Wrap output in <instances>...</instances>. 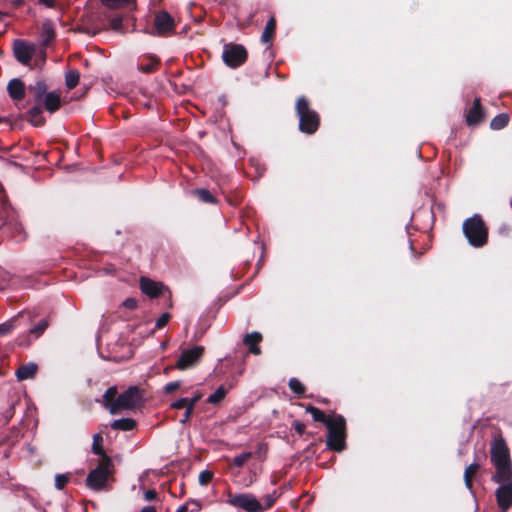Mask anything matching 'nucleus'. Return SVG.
Returning <instances> with one entry per match:
<instances>
[{
    "instance_id": "f257e3e1",
    "label": "nucleus",
    "mask_w": 512,
    "mask_h": 512,
    "mask_svg": "<svg viewBox=\"0 0 512 512\" xmlns=\"http://www.w3.org/2000/svg\"><path fill=\"white\" fill-rule=\"evenodd\" d=\"M143 404V391L137 386L128 387L118 395L116 386L109 387L103 395V405L111 414L121 410H132Z\"/></svg>"
},
{
    "instance_id": "f03ea898",
    "label": "nucleus",
    "mask_w": 512,
    "mask_h": 512,
    "mask_svg": "<svg viewBox=\"0 0 512 512\" xmlns=\"http://www.w3.org/2000/svg\"><path fill=\"white\" fill-rule=\"evenodd\" d=\"M490 461L495 467V473L492 477L512 475L510 449L501 435L495 436L490 443Z\"/></svg>"
},
{
    "instance_id": "7ed1b4c3",
    "label": "nucleus",
    "mask_w": 512,
    "mask_h": 512,
    "mask_svg": "<svg viewBox=\"0 0 512 512\" xmlns=\"http://www.w3.org/2000/svg\"><path fill=\"white\" fill-rule=\"evenodd\" d=\"M462 231L468 243L474 248H482L488 243L489 230L479 214L465 219Z\"/></svg>"
},
{
    "instance_id": "20e7f679",
    "label": "nucleus",
    "mask_w": 512,
    "mask_h": 512,
    "mask_svg": "<svg viewBox=\"0 0 512 512\" xmlns=\"http://www.w3.org/2000/svg\"><path fill=\"white\" fill-rule=\"evenodd\" d=\"M295 112L299 118V130L307 135H312L320 127V115L310 107V102L305 96L297 98Z\"/></svg>"
},
{
    "instance_id": "39448f33",
    "label": "nucleus",
    "mask_w": 512,
    "mask_h": 512,
    "mask_svg": "<svg viewBox=\"0 0 512 512\" xmlns=\"http://www.w3.org/2000/svg\"><path fill=\"white\" fill-rule=\"evenodd\" d=\"M328 430L326 445L334 452H342L346 449L347 427L346 419L340 414H333L332 419L326 423Z\"/></svg>"
},
{
    "instance_id": "423d86ee",
    "label": "nucleus",
    "mask_w": 512,
    "mask_h": 512,
    "mask_svg": "<svg viewBox=\"0 0 512 512\" xmlns=\"http://www.w3.org/2000/svg\"><path fill=\"white\" fill-rule=\"evenodd\" d=\"M114 472V464L109 456L101 459L96 468L92 469L86 478V486L94 491L106 489L109 479Z\"/></svg>"
},
{
    "instance_id": "0eeeda50",
    "label": "nucleus",
    "mask_w": 512,
    "mask_h": 512,
    "mask_svg": "<svg viewBox=\"0 0 512 512\" xmlns=\"http://www.w3.org/2000/svg\"><path fill=\"white\" fill-rule=\"evenodd\" d=\"M491 480L499 484V487L495 490L497 506L501 512H507L512 507V475L491 477Z\"/></svg>"
},
{
    "instance_id": "6e6552de",
    "label": "nucleus",
    "mask_w": 512,
    "mask_h": 512,
    "mask_svg": "<svg viewBox=\"0 0 512 512\" xmlns=\"http://www.w3.org/2000/svg\"><path fill=\"white\" fill-rule=\"evenodd\" d=\"M248 59V51L242 44L227 43L223 47L222 60L230 68H238Z\"/></svg>"
},
{
    "instance_id": "1a4fd4ad",
    "label": "nucleus",
    "mask_w": 512,
    "mask_h": 512,
    "mask_svg": "<svg viewBox=\"0 0 512 512\" xmlns=\"http://www.w3.org/2000/svg\"><path fill=\"white\" fill-rule=\"evenodd\" d=\"M227 503L246 512H263L265 508L258 499L250 493L229 494Z\"/></svg>"
},
{
    "instance_id": "9d476101",
    "label": "nucleus",
    "mask_w": 512,
    "mask_h": 512,
    "mask_svg": "<svg viewBox=\"0 0 512 512\" xmlns=\"http://www.w3.org/2000/svg\"><path fill=\"white\" fill-rule=\"evenodd\" d=\"M205 352L203 346H194L184 350L177 360L175 367L179 370H186L196 366L202 359Z\"/></svg>"
},
{
    "instance_id": "9b49d317",
    "label": "nucleus",
    "mask_w": 512,
    "mask_h": 512,
    "mask_svg": "<svg viewBox=\"0 0 512 512\" xmlns=\"http://www.w3.org/2000/svg\"><path fill=\"white\" fill-rule=\"evenodd\" d=\"M36 52V46L29 44L25 40L16 39L13 42L14 57L21 64L27 65L32 60Z\"/></svg>"
},
{
    "instance_id": "f8f14e48",
    "label": "nucleus",
    "mask_w": 512,
    "mask_h": 512,
    "mask_svg": "<svg viewBox=\"0 0 512 512\" xmlns=\"http://www.w3.org/2000/svg\"><path fill=\"white\" fill-rule=\"evenodd\" d=\"M154 25L159 35H166L174 31L175 21L167 11H160L155 16Z\"/></svg>"
},
{
    "instance_id": "ddd939ff",
    "label": "nucleus",
    "mask_w": 512,
    "mask_h": 512,
    "mask_svg": "<svg viewBox=\"0 0 512 512\" xmlns=\"http://www.w3.org/2000/svg\"><path fill=\"white\" fill-rule=\"evenodd\" d=\"M466 123L468 126H476L484 119V110L481 105L480 98H475L473 105L465 114Z\"/></svg>"
},
{
    "instance_id": "4468645a",
    "label": "nucleus",
    "mask_w": 512,
    "mask_h": 512,
    "mask_svg": "<svg viewBox=\"0 0 512 512\" xmlns=\"http://www.w3.org/2000/svg\"><path fill=\"white\" fill-rule=\"evenodd\" d=\"M141 291L150 298H157L162 294L164 286L156 281H153L147 277H141L140 279Z\"/></svg>"
},
{
    "instance_id": "2eb2a0df",
    "label": "nucleus",
    "mask_w": 512,
    "mask_h": 512,
    "mask_svg": "<svg viewBox=\"0 0 512 512\" xmlns=\"http://www.w3.org/2000/svg\"><path fill=\"white\" fill-rule=\"evenodd\" d=\"M56 38L54 24L51 20L47 19L43 22L40 32L41 46L46 48L52 44Z\"/></svg>"
},
{
    "instance_id": "dca6fc26",
    "label": "nucleus",
    "mask_w": 512,
    "mask_h": 512,
    "mask_svg": "<svg viewBox=\"0 0 512 512\" xmlns=\"http://www.w3.org/2000/svg\"><path fill=\"white\" fill-rule=\"evenodd\" d=\"M160 66V59L156 56H146L139 60L138 70L145 74L156 72Z\"/></svg>"
},
{
    "instance_id": "f3484780",
    "label": "nucleus",
    "mask_w": 512,
    "mask_h": 512,
    "mask_svg": "<svg viewBox=\"0 0 512 512\" xmlns=\"http://www.w3.org/2000/svg\"><path fill=\"white\" fill-rule=\"evenodd\" d=\"M262 334L259 332L248 333L244 336L243 343L248 347L249 352L254 355H260L261 349L259 343L262 341Z\"/></svg>"
},
{
    "instance_id": "a211bd4d",
    "label": "nucleus",
    "mask_w": 512,
    "mask_h": 512,
    "mask_svg": "<svg viewBox=\"0 0 512 512\" xmlns=\"http://www.w3.org/2000/svg\"><path fill=\"white\" fill-rule=\"evenodd\" d=\"M9 96L16 101H21L25 98V85L19 79H12L7 86Z\"/></svg>"
},
{
    "instance_id": "6ab92c4d",
    "label": "nucleus",
    "mask_w": 512,
    "mask_h": 512,
    "mask_svg": "<svg viewBox=\"0 0 512 512\" xmlns=\"http://www.w3.org/2000/svg\"><path fill=\"white\" fill-rule=\"evenodd\" d=\"M16 217V212L10 203L3 201L0 204V229L6 228L9 225V222Z\"/></svg>"
},
{
    "instance_id": "aec40b11",
    "label": "nucleus",
    "mask_w": 512,
    "mask_h": 512,
    "mask_svg": "<svg viewBox=\"0 0 512 512\" xmlns=\"http://www.w3.org/2000/svg\"><path fill=\"white\" fill-rule=\"evenodd\" d=\"M38 371V366L35 363H27L21 365L15 372V376L18 381H24L28 379H33L36 376Z\"/></svg>"
},
{
    "instance_id": "412c9836",
    "label": "nucleus",
    "mask_w": 512,
    "mask_h": 512,
    "mask_svg": "<svg viewBox=\"0 0 512 512\" xmlns=\"http://www.w3.org/2000/svg\"><path fill=\"white\" fill-rule=\"evenodd\" d=\"M6 233L10 234L16 241L20 242L25 239V232L22 224L18 221L17 217L9 222L6 228H3Z\"/></svg>"
},
{
    "instance_id": "4be33fe9",
    "label": "nucleus",
    "mask_w": 512,
    "mask_h": 512,
    "mask_svg": "<svg viewBox=\"0 0 512 512\" xmlns=\"http://www.w3.org/2000/svg\"><path fill=\"white\" fill-rule=\"evenodd\" d=\"M276 32V18L271 16L267 21L264 31L261 35V42L264 44H271Z\"/></svg>"
},
{
    "instance_id": "5701e85b",
    "label": "nucleus",
    "mask_w": 512,
    "mask_h": 512,
    "mask_svg": "<svg viewBox=\"0 0 512 512\" xmlns=\"http://www.w3.org/2000/svg\"><path fill=\"white\" fill-rule=\"evenodd\" d=\"M481 466L479 463H471L470 465H468L466 468H465V471H464V475H463V478H464V483H465V486L468 490L472 491L473 490V480L475 478V476L477 475L478 471L480 470Z\"/></svg>"
},
{
    "instance_id": "b1692460",
    "label": "nucleus",
    "mask_w": 512,
    "mask_h": 512,
    "mask_svg": "<svg viewBox=\"0 0 512 512\" xmlns=\"http://www.w3.org/2000/svg\"><path fill=\"white\" fill-rule=\"evenodd\" d=\"M43 104L45 109L50 112H56L61 106V99L59 94L55 92H49L45 95Z\"/></svg>"
},
{
    "instance_id": "393cba45",
    "label": "nucleus",
    "mask_w": 512,
    "mask_h": 512,
    "mask_svg": "<svg viewBox=\"0 0 512 512\" xmlns=\"http://www.w3.org/2000/svg\"><path fill=\"white\" fill-rule=\"evenodd\" d=\"M27 120L36 127H41L45 124V118L42 115V108L38 105L32 107L27 111Z\"/></svg>"
},
{
    "instance_id": "a878e982",
    "label": "nucleus",
    "mask_w": 512,
    "mask_h": 512,
    "mask_svg": "<svg viewBox=\"0 0 512 512\" xmlns=\"http://www.w3.org/2000/svg\"><path fill=\"white\" fill-rule=\"evenodd\" d=\"M136 425V421L132 418H121L114 420L111 423V428L113 430L131 431L136 427Z\"/></svg>"
},
{
    "instance_id": "bb28decb",
    "label": "nucleus",
    "mask_w": 512,
    "mask_h": 512,
    "mask_svg": "<svg viewBox=\"0 0 512 512\" xmlns=\"http://www.w3.org/2000/svg\"><path fill=\"white\" fill-rule=\"evenodd\" d=\"M306 412L311 414L314 421L323 423L324 425L332 419V415H326L322 410L311 404L306 406Z\"/></svg>"
},
{
    "instance_id": "cd10ccee",
    "label": "nucleus",
    "mask_w": 512,
    "mask_h": 512,
    "mask_svg": "<svg viewBox=\"0 0 512 512\" xmlns=\"http://www.w3.org/2000/svg\"><path fill=\"white\" fill-rule=\"evenodd\" d=\"M200 201L209 204H216V197L207 189L198 188L193 190L192 192Z\"/></svg>"
},
{
    "instance_id": "c85d7f7f",
    "label": "nucleus",
    "mask_w": 512,
    "mask_h": 512,
    "mask_svg": "<svg viewBox=\"0 0 512 512\" xmlns=\"http://www.w3.org/2000/svg\"><path fill=\"white\" fill-rule=\"evenodd\" d=\"M92 452L95 455L100 456L101 459H104L105 456H108L103 448V437L100 433L93 435Z\"/></svg>"
},
{
    "instance_id": "c756f323",
    "label": "nucleus",
    "mask_w": 512,
    "mask_h": 512,
    "mask_svg": "<svg viewBox=\"0 0 512 512\" xmlns=\"http://www.w3.org/2000/svg\"><path fill=\"white\" fill-rule=\"evenodd\" d=\"M510 117L507 113H501L495 116L491 122L490 127L493 130H500L506 127L509 123Z\"/></svg>"
},
{
    "instance_id": "7c9ffc66",
    "label": "nucleus",
    "mask_w": 512,
    "mask_h": 512,
    "mask_svg": "<svg viewBox=\"0 0 512 512\" xmlns=\"http://www.w3.org/2000/svg\"><path fill=\"white\" fill-rule=\"evenodd\" d=\"M228 393V389L224 386H219L216 391L207 398V403L216 405L220 403Z\"/></svg>"
},
{
    "instance_id": "2f4dec72",
    "label": "nucleus",
    "mask_w": 512,
    "mask_h": 512,
    "mask_svg": "<svg viewBox=\"0 0 512 512\" xmlns=\"http://www.w3.org/2000/svg\"><path fill=\"white\" fill-rule=\"evenodd\" d=\"M29 90L34 91L35 100L37 103H40L43 96L47 94V85L44 81H37L35 86L29 87Z\"/></svg>"
},
{
    "instance_id": "473e14b6",
    "label": "nucleus",
    "mask_w": 512,
    "mask_h": 512,
    "mask_svg": "<svg viewBox=\"0 0 512 512\" xmlns=\"http://www.w3.org/2000/svg\"><path fill=\"white\" fill-rule=\"evenodd\" d=\"M79 79H80L79 71L76 69L70 70L65 76L66 87L68 89H74L78 85Z\"/></svg>"
},
{
    "instance_id": "72a5a7b5",
    "label": "nucleus",
    "mask_w": 512,
    "mask_h": 512,
    "mask_svg": "<svg viewBox=\"0 0 512 512\" xmlns=\"http://www.w3.org/2000/svg\"><path fill=\"white\" fill-rule=\"evenodd\" d=\"M288 386L298 397L303 396L306 391V387L297 378H291L288 382Z\"/></svg>"
},
{
    "instance_id": "f704fd0d",
    "label": "nucleus",
    "mask_w": 512,
    "mask_h": 512,
    "mask_svg": "<svg viewBox=\"0 0 512 512\" xmlns=\"http://www.w3.org/2000/svg\"><path fill=\"white\" fill-rule=\"evenodd\" d=\"M134 1L135 0H101L103 5H105L106 7L110 8V9H117L122 6L128 5Z\"/></svg>"
},
{
    "instance_id": "c9c22d12",
    "label": "nucleus",
    "mask_w": 512,
    "mask_h": 512,
    "mask_svg": "<svg viewBox=\"0 0 512 512\" xmlns=\"http://www.w3.org/2000/svg\"><path fill=\"white\" fill-rule=\"evenodd\" d=\"M254 456L252 452H244L233 459V465L236 467H243L245 463Z\"/></svg>"
},
{
    "instance_id": "e433bc0d",
    "label": "nucleus",
    "mask_w": 512,
    "mask_h": 512,
    "mask_svg": "<svg viewBox=\"0 0 512 512\" xmlns=\"http://www.w3.org/2000/svg\"><path fill=\"white\" fill-rule=\"evenodd\" d=\"M189 505H193V508L190 510V512H198L201 510V504L199 501L196 500H189L186 504L180 506L176 512H188L189 511Z\"/></svg>"
},
{
    "instance_id": "4c0bfd02",
    "label": "nucleus",
    "mask_w": 512,
    "mask_h": 512,
    "mask_svg": "<svg viewBox=\"0 0 512 512\" xmlns=\"http://www.w3.org/2000/svg\"><path fill=\"white\" fill-rule=\"evenodd\" d=\"M70 477L68 474H57L55 476V487L58 490H62L69 483Z\"/></svg>"
},
{
    "instance_id": "58836bf2",
    "label": "nucleus",
    "mask_w": 512,
    "mask_h": 512,
    "mask_svg": "<svg viewBox=\"0 0 512 512\" xmlns=\"http://www.w3.org/2000/svg\"><path fill=\"white\" fill-rule=\"evenodd\" d=\"M213 472L210 470L201 471L198 477L199 484L202 486L208 485L213 479Z\"/></svg>"
},
{
    "instance_id": "ea45409f",
    "label": "nucleus",
    "mask_w": 512,
    "mask_h": 512,
    "mask_svg": "<svg viewBox=\"0 0 512 512\" xmlns=\"http://www.w3.org/2000/svg\"><path fill=\"white\" fill-rule=\"evenodd\" d=\"M292 428L299 435L306 434L307 436H312L311 432L306 433V425L304 423H302L301 421H299V420H294L292 422Z\"/></svg>"
},
{
    "instance_id": "a19ab883",
    "label": "nucleus",
    "mask_w": 512,
    "mask_h": 512,
    "mask_svg": "<svg viewBox=\"0 0 512 512\" xmlns=\"http://www.w3.org/2000/svg\"><path fill=\"white\" fill-rule=\"evenodd\" d=\"M171 319V315L170 313L168 312H165L163 313L157 320H156V323H155V328L156 329H162L164 328L168 322L170 321Z\"/></svg>"
},
{
    "instance_id": "79ce46f5",
    "label": "nucleus",
    "mask_w": 512,
    "mask_h": 512,
    "mask_svg": "<svg viewBox=\"0 0 512 512\" xmlns=\"http://www.w3.org/2000/svg\"><path fill=\"white\" fill-rule=\"evenodd\" d=\"M278 496L276 494V491H273L271 494H267L263 497V500L265 502V506H263L266 509H270L276 502Z\"/></svg>"
},
{
    "instance_id": "37998d69",
    "label": "nucleus",
    "mask_w": 512,
    "mask_h": 512,
    "mask_svg": "<svg viewBox=\"0 0 512 512\" xmlns=\"http://www.w3.org/2000/svg\"><path fill=\"white\" fill-rule=\"evenodd\" d=\"M14 329V324L11 321H7L0 324V336L8 335Z\"/></svg>"
},
{
    "instance_id": "c03bdc74",
    "label": "nucleus",
    "mask_w": 512,
    "mask_h": 512,
    "mask_svg": "<svg viewBox=\"0 0 512 512\" xmlns=\"http://www.w3.org/2000/svg\"><path fill=\"white\" fill-rule=\"evenodd\" d=\"M188 405V398H180L170 404L171 409H183Z\"/></svg>"
},
{
    "instance_id": "a18cd8bd",
    "label": "nucleus",
    "mask_w": 512,
    "mask_h": 512,
    "mask_svg": "<svg viewBox=\"0 0 512 512\" xmlns=\"http://www.w3.org/2000/svg\"><path fill=\"white\" fill-rule=\"evenodd\" d=\"M180 386H181V382L180 381L169 382L164 387V391H165V393L170 394V393L176 391L177 389H179Z\"/></svg>"
},
{
    "instance_id": "49530a36",
    "label": "nucleus",
    "mask_w": 512,
    "mask_h": 512,
    "mask_svg": "<svg viewBox=\"0 0 512 512\" xmlns=\"http://www.w3.org/2000/svg\"><path fill=\"white\" fill-rule=\"evenodd\" d=\"M122 17L117 16L110 19V26L113 30H120L122 28Z\"/></svg>"
},
{
    "instance_id": "de8ad7c7",
    "label": "nucleus",
    "mask_w": 512,
    "mask_h": 512,
    "mask_svg": "<svg viewBox=\"0 0 512 512\" xmlns=\"http://www.w3.org/2000/svg\"><path fill=\"white\" fill-rule=\"evenodd\" d=\"M48 326V323L47 321H41L37 326H35L31 332L36 334L37 336H40L44 331L45 329L47 328Z\"/></svg>"
},
{
    "instance_id": "09e8293b",
    "label": "nucleus",
    "mask_w": 512,
    "mask_h": 512,
    "mask_svg": "<svg viewBox=\"0 0 512 512\" xmlns=\"http://www.w3.org/2000/svg\"><path fill=\"white\" fill-rule=\"evenodd\" d=\"M123 306L129 310H135L138 307V301L135 298H127Z\"/></svg>"
},
{
    "instance_id": "8fccbe9b",
    "label": "nucleus",
    "mask_w": 512,
    "mask_h": 512,
    "mask_svg": "<svg viewBox=\"0 0 512 512\" xmlns=\"http://www.w3.org/2000/svg\"><path fill=\"white\" fill-rule=\"evenodd\" d=\"M157 496H158V493L156 490L154 489H149L147 490L145 493H144V498L145 500L147 501H153V500H156L157 499Z\"/></svg>"
},
{
    "instance_id": "3c124183",
    "label": "nucleus",
    "mask_w": 512,
    "mask_h": 512,
    "mask_svg": "<svg viewBox=\"0 0 512 512\" xmlns=\"http://www.w3.org/2000/svg\"><path fill=\"white\" fill-rule=\"evenodd\" d=\"M15 413V407L14 404H11L9 408L5 411L4 417L6 419V422H9L10 419L14 416Z\"/></svg>"
},
{
    "instance_id": "603ef678",
    "label": "nucleus",
    "mask_w": 512,
    "mask_h": 512,
    "mask_svg": "<svg viewBox=\"0 0 512 512\" xmlns=\"http://www.w3.org/2000/svg\"><path fill=\"white\" fill-rule=\"evenodd\" d=\"M38 2L48 8H55L57 4V0H38Z\"/></svg>"
},
{
    "instance_id": "864d4df0",
    "label": "nucleus",
    "mask_w": 512,
    "mask_h": 512,
    "mask_svg": "<svg viewBox=\"0 0 512 512\" xmlns=\"http://www.w3.org/2000/svg\"><path fill=\"white\" fill-rule=\"evenodd\" d=\"M202 395L200 393L195 394L193 397L188 398V405H192L195 407V405L199 402Z\"/></svg>"
},
{
    "instance_id": "5fc2aeb1",
    "label": "nucleus",
    "mask_w": 512,
    "mask_h": 512,
    "mask_svg": "<svg viewBox=\"0 0 512 512\" xmlns=\"http://www.w3.org/2000/svg\"><path fill=\"white\" fill-rule=\"evenodd\" d=\"M316 448H317V443L316 442H312L310 443L304 450V452L306 453H315L316 452Z\"/></svg>"
},
{
    "instance_id": "6e6d98bb",
    "label": "nucleus",
    "mask_w": 512,
    "mask_h": 512,
    "mask_svg": "<svg viewBox=\"0 0 512 512\" xmlns=\"http://www.w3.org/2000/svg\"><path fill=\"white\" fill-rule=\"evenodd\" d=\"M193 411H194V406H192V405H187V406L185 407V412H184V414H186V417H190V418H191V416H192V414H193Z\"/></svg>"
},
{
    "instance_id": "4d7b16f0",
    "label": "nucleus",
    "mask_w": 512,
    "mask_h": 512,
    "mask_svg": "<svg viewBox=\"0 0 512 512\" xmlns=\"http://www.w3.org/2000/svg\"><path fill=\"white\" fill-rule=\"evenodd\" d=\"M266 449H267V447H266V445H265V444H259V445H258V448H257V451H256V453H255L254 455H256V456H258V457H259V456L261 455V453H262L264 450H266Z\"/></svg>"
},
{
    "instance_id": "13d9d810",
    "label": "nucleus",
    "mask_w": 512,
    "mask_h": 512,
    "mask_svg": "<svg viewBox=\"0 0 512 512\" xmlns=\"http://www.w3.org/2000/svg\"><path fill=\"white\" fill-rule=\"evenodd\" d=\"M140 512H157L155 507L153 506H145L141 509Z\"/></svg>"
},
{
    "instance_id": "bf43d9fd",
    "label": "nucleus",
    "mask_w": 512,
    "mask_h": 512,
    "mask_svg": "<svg viewBox=\"0 0 512 512\" xmlns=\"http://www.w3.org/2000/svg\"><path fill=\"white\" fill-rule=\"evenodd\" d=\"M190 417H186V414H183V417L180 419L181 424H185L189 421Z\"/></svg>"
},
{
    "instance_id": "052dcab7",
    "label": "nucleus",
    "mask_w": 512,
    "mask_h": 512,
    "mask_svg": "<svg viewBox=\"0 0 512 512\" xmlns=\"http://www.w3.org/2000/svg\"><path fill=\"white\" fill-rule=\"evenodd\" d=\"M24 0H12V3L15 6H21L23 4Z\"/></svg>"
},
{
    "instance_id": "680f3d73",
    "label": "nucleus",
    "mask_w": 512,
    "mask_h": 512,
    "mask_svg": "<svg viewBox=\"0 0 512 512\" xmlns=\"http://www.w3.org/2000/svg\"><path fill=\"white\" fill-rule=\"evenodd\" d=\"M321 402H322V403H327V402H328V400H327V399H322V400H321Z\"/></svg>"
}]
</instances>
